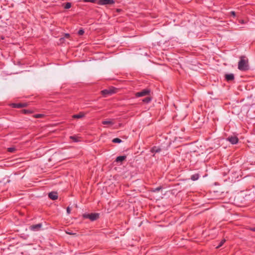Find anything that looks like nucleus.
<instances>
[{
	"label": "nucleus",
	"instance_id": "1",
	"mask_svg": "<svg viewBox=\"0 0 255 255\" xmlns=\"http://www.w3.org/2000/svg\"><path fill=\"white\" fill-rule=\"evenodd\" d=\"M238 69L243 71L249 70L248 60L245 59L244 57H241L238 63Z\"/></svg>",
	"mask_w": 255,
	"mask_h": 255
},
{
	"label": "nucleus",
	"instance_id": "2",
	"mask_svg": "<svg viewBox=\"0 0 255 255\" xmlns=\"http://www.w3.org/2000/svg\"><path fill=\"white\" fill-rule=\"evenodd\" d=\"M84 218L89 219L91 221H94L96 220L99 217L98 213H91L84 214L83 216Z\"/></svg>",
	"mask_w": 255,
	"mask_h": 255
},
{
	"label": "nucleus",
	"instance_id": "3",
	"mask_svg": "<svg viewBox=\"0 0 255 255\" xmlns=\"http://www.w3.org/2000/svg\"><path fill=\"white\" fill-rule=\"evenodd\" d=\"M150 92V91L149 90L145 89L143 90L141 92L136 93L135 96L137 98L143 97L149 95Z\"/></svg>",
	"mask_w": 255,
	"mask_h": 255
},
{
	"label": "nucleus",
	"instance_id": "4",
	"mask_svg": "<svg viewBox=\"0 0 255 255\" xmlns=\"http://www.w3.org/2000/svg\"><path fill=\"white\" fill-rule=\"evenodd\" d=\"M42 224L39 223L36 225H33L29 227V230L32 231H40L42 227Z\"/></svg>",
	"mask_w": 255,
	"mask_h": 255
},
{
	"label": "nucleus",
	"instance_id": "5",
	"mask_svg": "<svg viewBox=\"0 0 255 255\" xmlns=\"http://www.w3.org/2000/svg\"><path fill=\"white\" fill-rule=\"evenodd\" d=\"M227 140L232 144H235L238 142L239 139L236 136H231L228 137Z\"/></svg>",
	"mask_w": 255,
	"mask_h": 255
},
{
	"label": "nucleus",
	"instance_id": "6",
	"mask_svg": "<svg viewBox=\"0 0 255 255\" xmlns=\"http://www.w3.org/2000/svg\"><path fill=\"white\" fill-rule=\"evenodd\" d=\"M115 3L114 0H99V4L101 5L113 4Z\"/></svg>",
	"mask_w": 255,
	"mask_h": 255
},
{
	"label": "nucleus",
	"instance_id": "7",
	"mask_svg": "<svg viewBox=\"0 0 255 255\" xmlns=\"http://www.w3.org/2000/svg\"><path fill=\"white\" fill-rule=\"evenodd\" d=\"M48 197L50 199L55 200L58 198V194L56 192H51L48 194Z\"/></svg>",
	"mask_w": 255,
	"mask_h": 255
},
{
	"label": "nucleus",
	"instance_id": "8",
	"mask_svg": "<svg viewBox=\"0 0 255 255\" xmlns=\"http://www.w3.org/2000/svg\"><path fill=\"white\" fill-rule=\"evenodd\" d=\"M102 94L105 96L110 95L114 93V91L113 90L105 89L102 91Z\"/></svg>",
	"mask_w": 255,
	"mask_h": 255
},
{
	"label": "nucleus",
	"instance_id": "9",
	"mask_svg": "<svg viewBox=\"0 0 255 255\" xmlns=\"http://www.w3.org/2000/svg\"><path fill=\"white\" fill-rule=\"evenodd\" d=\"M12 107L14 108H21L22 107H26V104L21 103H13L12 104Z\"/></svg>",
	"mask_w": 255,
	"mask_h": 255
},
{
	"label": "nucleus",
	"instance_id": "10",
	"mask_svg": "<svg viewBox=\"0 0 255 255\" xmlns=\"http://www.w3.org/2000/svg\"><path fill=\"white\" fill-rule=\"evenodd\" d=\"M114 122L113 119H109L108 120H105L102 122V124L103 125H108L110 126H112L114 124Z\"/></svg>",
	"mask_w": 255,
	"mask_h": 255
},
{
	"label": "nucleus",
	"instance_id": "11",
	"mask_svg": "<svg viewBox=\"0 0 255 255\" xmlns=\"http://www.w3.org/2000/svg\"><path fill=\"white\" fill-rule=\"evenodd\" d=\"M234 78L233 74H228L225 75V78L227 81H232L234 79Z\"/></svg>",
	"mask_w": 255,
	"mask_h": 255
},
{
	"label": "nucleus",
	"instance_id": "12",
	"mask_svg": "<svg viewBox=\"0 0 255 255\" xmlns=\"http://www.w3.org/2000/svg\"><path fill=\"white\" fill-rule=\"evenodd\" d=\"M126 156H119L116 158V161H117L118 162H122L124 160H125L126 159Z\"/></svg>",
	"mask_w": 255,
	"mask_h": 255
},
{
	"label": "nucleus",
	"instance_id": "13",
	"mask_svg": "<svg viewBox=\"0 0 255 255\" xmlns=\"http://www.w3.org/2000/svg\"><path fill=\"white\" fill-rule=\"evenodd\" d=\"M84 116V114L80 113L79 114L74 115L73 118L75 119H80Z\"/></svg>",
	"mask_w": 255,
	"mask_h": 255
},
{
	"label": "nucleus",
	"instance_id": "14",
	"mask_svg": "<svg viewBox=\"0 0 255 255\" xmlns=\"http://www.w3.org/2000/svg\"><path fill=\"white\" fill-rule=\"evenodd\" d=\"M199 177V175L198 174H195L191 176V179H192L193 181H195L198 179Z\"/></svg>",
	"mask_w": 255,
	"mask_h": 255
},
{
	"label": "nucleus",
	"instance_id": "15",
	"mask_svg": "<svg viewBox=\"0 0 255 255\" xmlns=\"http://www.w3.org/2000/svg\"><path fill=\"white\" fill-rule=\"evenodd\" d=\"M70 138L72 139L74 142H78L79 140L78 139V137L76 136L73 135V136H70Z\"/></svg>",
	"mask_w": 255,
	"mask_h": 255
},
{
	"label": "nucleus",
	"instance_id": "16",
	"mask_svg": "<svg viewBox=\"0 0 255 255\" xmlns=\"http://www.w3.org/2000/svg\"><path fill=\"white\" fill-rule=\"evenodd\" d=\"M112 141L114 143H121L122 142V140L119 138H115L112 140Z\"/></svg>",
	"mask_w": 255,
	"mask_h": 255
},
{
	"label": "nucleus",
	"instance_id": "17",
	"mask_svg": "<svg viewBox=\"0 0 255 255\" xmlns=\"http://www.w3.org/2000/svg\"><path fill=\"white\" fill-rule=\"evenodd\" d=\"M225 242L226 240L225 239L222 240L219 245H218L216 247V248H219L220 247H222L223 245V244L225 243Z\"/></svg>",
	"mask_w": 255,
	"mask_h": 255
},
{
	"label": "nucleus",
	"instance_id": "18",
	"mask_svg": "<svg viewBox=\"0 0 255 255\" xmlns=\"http://www.w3.org/2000/svg\"><path fill=\"white\" fill-rule=\"evenodd\" d=\"M71 7V3L70 2H66L64 5V8L69 9Z\"/></svg>",
	"mask_w": 255,
	"mask_h": 255
},
{
	"label": "nucleus",
	"instance_id": "19",
	"mask_svg": "<svg viewBox=\"0 0 255 255\" xmlns=\"http://www.w3.org/2000/svg\"><path fill=\"white\" fill-rule=\"evenodd\" d=\"M151 100V98L149 97H146L142 100V101L146 103H148Z\"/></svg>",
	"mask_w": 255,
	"mask_h": 255
},
{
	"label": "nucleus",
	"instance_id": "20",
	"mask_svg": "<svg viewBox=\"0 0 255 255\" xmlns=\"http://www.w3.org/2000/svg\"><path fill=\"white\" fill-rule=\"evenodd\" d=\"M152 151L153 152L155 151V152H158L160 151V149L156 147H154L152 148Z\"/></svg>",
	"mask_w": 255,
	"mask_h": 255
},
{
	"label": "nucleus",
	"instance_id": "21",
	"mask_svg": "<svg viewBox=\"0 0 255 255\" xmlns=\"http://www.w3.org/2000/svg\"><path fill=\"white\" fill-rule=\"evenodd\" d=\"M84 33V30L83 29H81L79 30V31H78V34L79 35H82Z\"/></svg>",
	"mask_w": 255,
	"mask_h": 255
},
{
	"label": "nucleus",
	"instance_id": "22",
	"mask_svg": "<svg viewBox=\"0 0 255 255\" xmlns=\"http://www.w3.org/2000/svg\"><path fill=\"white\" fill-rule=\"evenodd\" d=\"M7 150H8V151H9L10 152H13L15 150V148L14 147H9V148H8Z\"/></svg>",
	"mask_w": 255,
	"mask_h": 255
},
{
	"label": "nucleus",
	"instance_id": "23",
	"mask_svg": "<svg viewBox=\"0 0 255 255\" xmlns=\"http://www.w3.org/2000/svg\"><path fill=\"white\" fill-rule=\"evenodd\" d=\"M83 1L85 2H92L95 3L96 1V0H83Z\"/></svg>",
	"mask_w": 255,
	"mask_h": 255
},
{
	"label": "nucleus",
	"instance_id": "24",
	"mask_svg": "<svg viewBox=\"0 0 255 255\" xmlns=\"http://www.w3.org/2000/svg\"><path fill=\"white\" fill-rule=\"evenodd\" d=\"M67 213L68 214H70L71 213V209L69 207H68L66 209Z\"/></svg>",
	"mask_w": 255,
	"mask_h": 255
},
{
	"label": "nucleus",
	"instance_id": "25",
	"mask_svg": "<svg viewBox=\"0 0 255 255\" xmlns=\"http://www.w3.org/2000/svg\"><path fill=\"white\" fill-rule=\"evenodd\" d=\"M42 117V115H41V114H37V115H35V118H41Z\"/></svg>",
	"mask_w": 255,
	"mask_h": 255
},
{
	"label": "nucleus",
	"instance_id": "26",
	"mask_svg": "<svg viewBox=\"0 0 255 255\" xmlns=\"http://www.w3.org/2000/svg\"><path fill=\"white\" fill-rule=\"evenodd\" d=\"M231 14L234 16V17H235L236 16V12L234 11H232L231 12Z\"/></svg>",
	"mask_w": 255,
	"mask_h": 255
},
{
	"label": "nucleus",
	"instance_id": "27",
	"mask_svg": "<svg viewBox=\"0 0 255 255\" xmlns=\"http://www.w3.org/2000/svg\"><path fill=\"white\" fill-rule=\"evenodd\" d=\"M70 37V35L68 33L65 34L64 38H68Z\"/></svg>",
	"mask_w": 255,
	"mask_h": 255
},
{
	"label": "nucleus",
	"instance_id": "28",
	"mask_svg": "<svg viewBox=\"0 0 255 255\" xmlns=\"http://www.w3.org/2000/svg\"><path fill=\"white\" fill-rule=\"evenodd\" d=\"M161 189V187H157L155 189V191H159Z\"/></svg>",
	"mask_w": 255,
	"mask_h": 255
},
{
	"label": "nucleus",
	"instance_id": "29",
	"mask_svg": "<svg viewBox=\"0 0 255 255\" xmlns=\"http://www.w3.org/2000/svg\"><path fill=\"white\" fill-rule=\"evenodd\" d=\"M251 230L255 232V227L254 228L251 229Z\"/></svg>",
	"mask_w": 255,
	"mask_h": 255
},
{
	"label": "nucleus",
	"instance_id": "30",
	"mask_svg": "<svg viewBox=\"0 0 255 255\" xmlns=\"http://www.w3.org/2000/svg\"><path fill=\"white\" fill-rule=\"evenodd\" d=\"M67 234H70V235H71V234H72V233H71V232H69V233H67Z\"/></svg>",
	"mask_w": 255,
	"mask_h": 255
},
{
	"label": "nucleus",
	"instance_id": "31",
	"mask_svg": "<svg viewBox=\"0 0 255 255\" xmlns=\"http://www.w3.org/2000/svg\"><path fill=\"white\" fill-rule=\"evenodd\" d=\"M64 39V38H60V40H63Z\"/></svg>",
	"mask_w": 255,
	"mask_h": 255
}]
</instances>
